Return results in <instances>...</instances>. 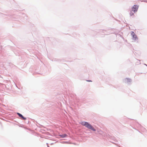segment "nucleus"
<instances>
[{
	"mask_svg": "<svg viewBox=\"0 0 147 147\" xmlns=\"http://www.w3.org/2000/svg\"><path fill=\"white\" fill-rule=\"evenodd\" d=\"M82 125L85 126L86 127L90 129L93 131H95L96 129L90 124L86 122H83L81 123Z\"/></svg>",
	"mask_w": 147,
	"mask_h": 147,
	"instance_id": "1",
	"label": "nucleus"
},
{
	"mask_svg": "<svg viewBox=\"0 0 147 147\" xmlns=\"http://www.w3.org/2000/svg\"><path fill=\"white\" fill-rule=\"evenodd\" d=\"M139 6V5H134L132 7L131 9H132V11H134L135 12H136L138 11Z\"/></svg>",
	"mask_w": 147,
	"mask_h": 147,
	"instance_id": "2",
	"label": "nucleus"
},
{
	"mask_svg": "<svg viewBox=\"0 0 147 147\" xmlns=\"http://www.w3.org/2000/svg\"><path fill=\"white\" fill-rule=\"evenodd\" d=\"M131 34L132 35L133 39L136 40L137 38L136 35L133 32H131Z\"/></svg>",
	"mask_w": 147,
	"mask_h": 147,
	"instance_id": "3",
	"label": "nucleus"
},
{
	"mask_svg": "<svg viewBox=\"0 0 147 147\" xmlns=\"http://www.w3.org/2000/svg\"><path fill=\"white\" fill-rule=\"evenodd\" d=\"M125 82L126 83H128L129 82H130L131 80L128 78H127L125 80Z\"/></svg>",
	"mask_w": 147,
	"mask_h": 147,
	"instance_id": "4",
	"label": "nucleus"
},
{
	"mask_svg": "<svg viewBox=\"0 0 147 147\" xmlns=\"http://www.w3.org/2000/svg\"><path fill=\"white\" fill-rule=\"evenodd\" d=\"M136 12H135L134 11H132V9H131V10L130 11V15L131 16H134V14Z\"/></svg>",
	"mask_w": 147,
	"mask_h": 147,
	"instance_id": "5",
	"label": "nucleus"
},
{
	"mask_svg": "<svg viewBox=\"0 0 147 147\" xmlns=\"http://www.w3.org/2000/svg\"><path fill=\"white\" fill-rule=\"evenodd\" d=\"M18 115L20 117H21L23 119L26 120V118L24 117L22 115L20 114V113H18Z\"/></svg>",
	"mask_w": 147,
	"mask_h": 147,
	"instance_id": "6",
	"label": "nucleus"
},
{
	"mask_svg": "<svg viewBox=\"0 0 147 147\" xmlns=\"http://www.w3.org/2000/svg\"><path fill=\"white\" fill-rule=\"evenodd\" d=\"M59 136L62 138H63L66 137L67 136V135L66 134H64L63 135H60Z\"/></svg>",
	"mask_w": 147,
	"mask_h": 147,
	"instance_id": "7",
	"label": "nucleus"
},
{
	"mask_svg": "<svg viewBox=\"0 0 147 147\" xmlns=\"http://www.w3.org/2000/svg\"><path fill=\"white\" fill-rule=\"evenodd\" d=\"M89 81V82H91V81Z\"/></svg>",
	"mask_w": 147,
	"mask_h": 147,
	"instance_id": "8",
	"label": "nucleus"
}]
</instances>
